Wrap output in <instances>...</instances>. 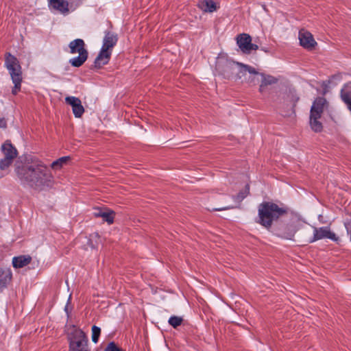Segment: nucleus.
I'll return each mask as SVG.
<instances>
[{
	"instance_id": "obj_1",
	"label": "nucleus",
	"mask_w": 351,
	"mask_h": 351,
	"mask_svg": "<svg viewBox=\"0 0 351 351\" xmlns=\"http://www.w3.org/2000/svg\"><path fill=\"white\" fill-rule=\"evenodd\" d=\"M15 171L21 184L25 186L42 191L53 185V177L50 170L39 160L18 166Z\"/></svg>"
},
{
	"instance_id": "obj_2",
	"label": "nucleus",
	"mask_w": 351,
	"mask_h": 351,
	"mask_svg": "<svg viewBox=\"0 0 351 351\" xmlns=\"http://www.w3.org/2000/svg\"><path fill=\"white\" fill-rule=\"evenodd\" d=\"M215 66L218 73L228 80H240L247 72L250 74H258V71L254 67L233 61L223 56L217 57Z\"/></svg>"
},
{
	"instance_id": "obj_3",
	"label": "nucleus",
	"mask_w": 351,
	"mask_h": 351,
	"mask_svg": "<svg viewBox=\"0 0 351 351\" xmlns=\"http://www.w3.org/2000/svg\"><path fill=\"white\" fill-rule=\"evenodd\" d=\"M287 213V208L280 207L271 202H263L258 206V217L256 221L267 230H269L274 221Z\"/></svg>"
},
{
	"instance_id": "obj_4",
	"label": "nucleus",
	"mask_w": 351,
	"mask_h": 351,
	"mask_svg": "<svg viewBox=\"0 0 351 351\" xmlns=\"http://www.w3.org/2000/svg\"><path fill=\"white\" fill-rule=\"evenodd\" d=\"M104 33L103 45L94 61V66L97 69H100L109 62L112 49L118 41L117 34L110 31H105Z\"/></svg>"
},
{
	"instance_id": "obj_5",
	"label": "nucleus",
	"mask_w": 351,
	"mask_h": 351,
	"mask_svg": "<svg viewBox=\"0 0 351 351\" xmlns=\"http://www.w3.org/2000/svg\"><path fill=\"white\" fill-rule=\"evenodd\" d=\"M5 66L10 75L14 88L12 90L13 95H16L21 90L22 77V68L19 60L10 53H6L5 57Z\"/></svg>"
},
{
	"instance_id": "obj_6",
	"label": "nucleus",
	"mask_w": 351,
	"mask_h": 351,
	"mask_svg": "<svg viewBox=\"0 0 351 351\" xmlns=\"http://www.w3.org/2000/svg\"><path fill=\"white\" fill-rule=\"evenodd\" d=\"M67 339L69 351H90L85 332L75 326H72L71 330L67 335Z\"/></svg>"
},
{
	"instance_id": "obj_7",
	"label": "nucleus",
	"mask_w": 351,
	"mask_h": 351,
	"mask_svg": "<svg viewBox=\"0 0 351 351\" xmlns=\"http://www.w3.org/2000/svg\"><path fill=\"white\" fill-rule=\"evenodd\" d=\"M85 43L81 38L71 41L69 44V53L74 54L78 53L76 57L71 58L69 62L74 67H80L86 61L88 56V50L85 47Z\"/></svg>"
},
{
	"instance_id": "obj_8",
	"label": "nucleus",
	"mask_w": 351,
	"mask_h": 351,
	"mask_svg": "<svg viewBox=\"0 0 351 351\" xmlns=\"http://www.w3.org/2000/svg\"><path fill=\"white\" fill-rule=\"evenodd\" d=\"M237 44L243 53L247 54L258 48V45L252 43V38L247 34H239L237 37Z\"/></svg>"
},
{
	"instance_id": "obj_9",
	"label": "nucleus",
	"mask_w": 351,
	"mask_h": 351,
	"mask_svg": "<svg viewBox=\"0 0 351 351\" xmlns=\"http://www.w3.org/2000/svg\"><path fill=\"white\" fill-rule=\"evenodd\" d=\"M329 239L333 241H338L336 234L330 230L328 227L314 228L313 237L309 240V243H313L316 241Z\"/></svg>"
},
{
	"instance_id": "obj_10",
	"label": "nucleus",
	"mask_w": 351,
	"mask_h": 351,
	"mask_svg": "<svg viewBox=\"0 0 351 351\" xmlns=\"http://www.w3.org/2000/svg\"><path fill=\"white\" fill-rule=\"evenodd\" d=\"M67 104L71 106L73 112L76 118H80L84 112L82 101L78 97L68 96L65 98Z\"/></svg>"
},
{
	"instance_id": "obj_11",
	"label": "nucleus",
	"mask_w": 351,
	"mask_h": 351,
	"mask_svg": "<svg viewBox=\"0 0 351 351\" xmlns=\"http://www.w3.org/2000/svg\"><path fill=\"white\" fill-rule=\"evenodd\" d=\"M299 40L300 45L305 49H312L317 45L313 35L307 31L299 32Z\"/></svg>"
},
{
	"instance_id": "obj_12",
	"label": "nucleus",
	"mask_w": 351,
	"mask_h": 351,
	"mask_svg": "<svg viewBox=\"0 0 351 351\" xmlns=\"http://www.w3.org/2000/svg\"><path fill=\"white\" fill-rule=\"evenodd\" d=\"M340 97L348 109L351 111V82L343 86L340 91Z\"/></svg>"
},
{
	"instance_id": "obj_13",
	"label": "nucleus",
	"mask_w": 351,
	"mask_h": 351,
	"mask_svg": "<svg viewBox=\"0 0 351 351\" xmlns=\"http://www.w3.org/2000/svg\"><path fill=\"white\" fill-rule=\"evenodd\" d=\"M49 7L65 14L69 12V2L66 0H48Z\"/></svg>"
},
{
	"instance_id": "obj_14",
	"label": "nucleus",
	"mask_w": 351,
	"mask_h": 351,
	"mask_svg": "<svg viewBox=\"0 0 351 351\" xmlns=\"http://www.w3.org/2000/svg\"><path fill=\"white\" fill-rule=\"evenodd\" d=\"M326 103V100L324 98L317 97L313 103L310 114L317 115V117H321L324 112V107Z\"/></svg>"
},
{
	"instance_id": "obj_15",
	"label": "nucleus",
	"mask_w": 351,
	"mask_h": 351,
	"mask_svg": "<svg viewBox=\"0 0 351 351\" xmlns=\"http://www.w3.org/2000/svg\"><path fill=\"white\" fill-rule=\"evenodd\" d=\"M12 274L9 268H0V292L10 282Z\"/></svg>"
},
{
	"instance_id": "obj_16",
	"label": "nucleus",
	"mask_w": 351,
	"mask_h": 351,
	"mask_svg": "<svg viewBox=\"0 0 351 351\" xmlns=\"http://www.w3.org/2000/svg\"><path fill=\"white\" fill-rule=\"evenodd\" d=\"M257 75L261 76V83L259 86V92L261 93H263L265 91L267 86L276 84L278 82V78L270 75L259 73L258 72Z\"/></svg>"
},
{
	"instance_id": "obj_17",
	"label": "nucleus",
	"mask_w": 351,
	"mask_h": 351,
	"mask_svg": "<svg viewBox=\"0 0 351 351\" xmlns=\"http://www.w3.org/2000/svg\"><path fill=\"white\" fill-rule=\"evenodd\" d=\"M1 151L4 154V157H8L14 160L17 156V150L10 141H6L1 145Z\"/></svg>"
},
{
	"instance_id": "obj_18",
	"label": "nucleus",
	"mask_w": 351,
	"mask_h": 351,
	"mask_svg": "<svg viewBox=\"0 0 351 351\" xmlns=\"http://www.w3.org/2000/svg\"><path fill=\"white\" fill-rule=\"evenodd\" d=\"M32 261V257L29 255H21L12 258V265L16 269L22 268L29 265Z\"/></svg>"
},
{
	"instance_id": "obj_19",
	"label": "nucleus",
	"mask_w": 351,
	"mask_h": 351,
	"mask_svg": "<svg viewBox=\"0 0 351 351\" xmlns=\"http://www.w3.org/2000/svg\"><path fill=\"white\" fill-rule=\"evenodd\" d=\"M198 8L204 12H213L217 10V5L213 0H201L198 2Z\"/></svg>"
},
{
	"instance_id": "obj_20",
	"label": "nucleus",
	"mask_w": 351,
	"mask_h": 351,
	"mask_svg": "<svg viewBox=\"0 0 351 351\" xmlns=\"http://www.w3.org/2000/svg\"><path fill=\"white\" fill-rule=\"evenodd\" d=\"M320 117L310 114V125L311 129L315 132H319L322 130V123L319 121Z\"/></svg>"
},
{
	"instance_id": "obj_21",
	"label": "nucleus",
	"mask_w": 351,
	"mask_h": 351,
	"mask_svg": "<svg viewBox=\"0 0 351 351\" xmlns=\"http://www.w3.org/2000/svg\"><path fill=\"white\" fill-rule=\"evenodd\" d=\"M70 160H71L70 156L61 157V158L57 159L56 160L53 161L51 163V167L53 169L58 170L60 168H62L63 166L68 164V162L70 161Z\"/></svg>"
},
{
	"instance_id": "obj_22",
	"label": "nucleus",
	"mask_w": 351,
	"mask_h": 351,
	"mask_svg": "<svg viewBox=\"0 0 351 351\" xmlns=\"http://www.w3.org/2000/svg\"><path fill=\"white\" fill-rule=\"evenodd\" d=\"M114 212L112 210H106L101 218L103 219V221H106L108 223L111 224L114 221Z\"/></svg>"
},
{
	"instance_id": "obj_23",
	"label": "nucleus",
	"mask_w": 351,
	"mask_h": 351,
	"mask_svg": "<svg viewBox=\"0 0 351 351\" xmlns=\"http://www.w3.org/2000/svg\"><path fill=\"white\" fill-rule=\"evenodd\" d=\"M183 321V319L181 317L178 316H171L169 319V324L173 326V328H177L178 326H180L182 322Z\"/></svg>"
},
{
	"instance_id": "obj_24",
	"label": "nucleus",
	"mask_w": 351,
	"mask_h": 351,
	"mask_svg": "<svg viewBox=\"0 0 351 351\" xmlns=\"http://www.w3.org/2000/svg\"><path fill=\"white\" fill-rule=\"evenodd\" d=\"M101 334V328L97 326L92 327V341L93 343H97L99 341V337Z\"/></svg>"
},
{
	"instance_id": "obj_25",
	"label": "nucleus",
	"mask_w": 351,
	"mask_h": 351,
	"mask_svg": "<svg viewBox=\"0 0 351 351\" xmlns=\"http://www.w3.org/2000/svg\"><path fill=\"white\" fill-rule=\"evenodd\" d=\"M250 186L248 184L245 186V189L243 191H240L237 196L234 197L236 201L241 202L247 195L249 194Z\"/></svg>"
},
{
	"instance_id": "obj_26",
	"label": "nucleus",
	"mask_w": 351,
	"mask_h": 351,
	"mask_svg": "<svg viewBox=\"0 0 351 351\" xmlns=\"http://www.w3.org/2000/svg\"><path fill=\"white\" fill-rule=\"evenodd\" d=\"M278 237L285 239H292L295 234V230L293 229H289L287 232H279L276 234Z\"/></svg>"
},
{
	"instance_id": "obj_27",
	"label": "nucleus",
	"mask_w": 351,
	"mask_h": 351,
	"mask_svg": "<svg viewBox=\"0 0 351 351\" xmlns=\"http://www.w3.org/2000/svg\"><path fill=\"white\" fill-rule=\"evenodd\" d=\"M13 160V159L9 158L8 157H4L0 160V169L5 170L7 169L9 166L11 165Z\"/></svg>"
},
{
	"instance_id": "obj_28",
	"label": "nucleus",
	"mask_w": 351,
	"mask_h": 351,
	"mask_svg": "<svg viewBox=\"0 0 351 351\" xmlns=\"http://www.w3.org/2000/svg\"><path fill=\"white\" fill-rule=\"evenodd\" d=\"M105 351H125V350L117 347L116 343L112 341L108 344V346L105 348Z\"/></svg>"
},
{
	"instance_id": "obj_29",
	"label": "nucleus",
	"mask_w": 351,
	"mask_h": 351,
	"mask_svg": "<svg viewBox=\"0 0 351 351\" xmlns=\"http://www.w3.org/2000/svg\"><path fill=\"white\" fill-rule=\"evenodd\" d=\"M98 234L96 233L95 234L90 235V239H88L87 245L88 247H90L91 249H95L96 247L95 245L93 243V237H97Z\"/></svg>"
},
{
	"instance_id": "obj_30",
	"label": "nucleus",
	"mask_w": 351,
	"mask_h": 351,
	"mask_svg": "<svg viewBox=\"0 0 351 351\" xmlns=\"http://www.w3.org/2000/svg\"><path fill=\"white\" fill-rule=\"evenodd\" d=\"M106 210H104L103 209L101 208H95V212L93 213V215L95 217H101L104 213L105 212Z\"/></svg>"
},
{
	"instance_id": "obj_31",
	"label": "nucleus",
	"mask_w": 351,
	"mask_h": 351,
	"mask_svg": "<svg viewBox=\"0 0 351 351\" xmlns=\"http://www.w3.org/2000/svg\"><path fill=\"white\" fill-rule=\"evenodd\" d=\"M7 128V120L4 118H0V128L5 129Z\"/></svg>"
},
{
	"instance_id": "obj_32",
	"label": "nucleus",
	"mask_w": 351,
	"mask_h": 351,
	"mask_svg": "<svg viewBox=\"0 0 351 351\" xmlns=\"http://www.w3.org/2000/svg\"><path fill=\"white\" fill-rule=\"evenodd\" d=\"M232 208V207H230V206H226V207H223V208H214L213 210L220 211V210H224L230 209V208Z\"/></svg>"
},
{
	"instance_id": "obj_33",
	"label": "nucleus",
	"mask_w": 351,
	"mask_h": 351,
	"mask_svg": "<svg viewBox=\"0 0 351 351\" xmlns=\"http://www.w3.org/2000/svg\"><path fill=\"white\" fill-rule=\"evenodd\" d=\"M64 311H66L67 315L69 316V304H67L64 308Z\"/></svg>"
},
{
	"instance_id": "obj_34",
	"label": "nucleus",
	"mask_w": 351,
	"mask_h": 351,
	"mask_svg": "<svg viewBox=\"0 0 351 351\" xmlns=\"http://www.w3.org/2000/svg\"><path fill=\"white\" fill-rule=\"evenodd\" d=\"M299 98L298 97H296V98H293V104H295V102H297L298 101Z\"/></svg>"
}]
</instances>
